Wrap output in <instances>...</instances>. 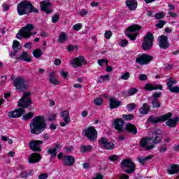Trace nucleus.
I'll return each instance as SVG.
<instances>
[{
  "mask_svg": "<svg viewBox=\"0 0 179 179\" xmlns=\"http://www.w3.org/2000/svg\"><path fill=\"white\" fill-rule=\"evenodd\" d=\"M169 15L171 17H178L177 13H173V12H169Z\"/></svg>",
  "mask_w": 179,
  "mask_h": 179,
  "instance_id": "774afa93",
  "label": "nucleus"
},
{
  "mask_svg": "<svg viewBox=\"0 0 179 179\" xmlns=\"http://www.w3.org/2000/svg\"><path fill=\"white\" fill-rule=\"evenodd\" d=\"M47 178H48V175L47 173H42L38 176V179H47Z\"/></svg>",
  "mask_w": 179,
  "mask_h": 179,
  "instance_id": "052dcab7",
  "label": "nucleus"
},
{
  "mask_svg": "<svg viewBox=\"0 0 179 179\" xmlns=\"http://www.w3.org/2000/svg\"><path fill=\"white\" fill-rule=\"evenodd\" d=\"M17 59L25 61V62H31V56L27 52H23Z\"/></svg>",
  "mask_w": 179,
  "mask_h": 179,
  "instance_id": "bb28decb",
  "label": "nucleus"
},
{
  "mask_svg": "<svg viewBox=\"0 0 179 179\" xmlns=\"http://www.w3.org/2000/svg\"><path fill=\"white\" fill-rule=\"evenodd\" d=\"M152 59H153V57L148 55L143 54L136 58V62H137V64H140V65H146L147 64H149Z\"/></svg>",
  "mask_w": 179,
  "mask_h": 179,
  "instance_id": "dca6fc26",
  "label": "nucleus"
},
{
  "mask_svg": "<svg viewBox=\"0 0 179 179\" xmlns=\"http://www.w3.org/2000/svg\"><path fill=\"white\" fill-rule=\"evenodd\" d=\"M41 160V155L37 153H32L28 157V162L29 164H34V163H38Z\"/></svg>",
  "mask_w": 179,
  "mask_h": 179,
  "instance_id": "412c9836",
  "label": "nucleus"
},
{
  "mask_svg": "<svg viewBox=\"0 0 179 179\" xmlns=\"http://www.w3.org/2000/svg\"><path fill=\"white\" fill-rule=\"evenodd\" d=\"M158 150L159 153L163 154L166 152H167V144H162L158 148Z\"/></svg>",
  "mask_w": 179,
  "mask_h": 179,
  "instance_id": "4c0bfd02",
  "label": "nucleus"
},
{
  "mask_svg": "<svg viewBox=\"0 0 179 179\" xmlns=\"http://www.w3.org/2000/svg\"><path fill=\"white\" fill-rule=\"evenodd\" d=\"M173 117V113H168L160 117H154L150 115L148 119V122H152V124H159V122H166V124L169 127V128H176L177 124H178V117H176L173 119H170Z\"/></svg>",
  "mask_w": 179,
  "mask_h": 179,
  "instance_id": "20e7f679",
  "label": "nucleus"
},
{
  "mask_svg": "<svg viewBox=\"0 0 179 179\" xmlns=\"http://www.w3.org/2000/svg\"><path fill=\"white\" fill-rule=\"evenodd\" d=\"M138 92V89L136 88H131L129 90V96H134V94H136Z\"/></svg>",
  "mask_w": 179,
  "mask_h": 179,
  "instance_id": "8fccbe9b",
  "label": "nucleus"
},
{
  "mask_svg": "<svg viewBox=\"0 0 179 179\" xmlns=\"http://www.w3.org/2000/svg\"><path fill=\"white\" fill-rule=\"evenodd\" d=\"M83 132L84 135H85L90 141H93L97 139V131L94 127H90L87 129H85Z\"/></svg>",
  "mask_w": 179,
  "mask_h": 179,
  "instance_id": "9d476101",
  "label": "nucleus"
},
{
  "mask_svg": "<svg viewBox=\"0 0 179 179\" xmlns=\"http://www.w3.org/2000/svg\"><path fill=\"white\" fill-rule=\"evenodd\" d=\"M108 64V61H107V59H101L98 60V64L99 65V66H103L104 65H106V66H107V64Z\"/></svg>",
  "mask_w": 179,
  "mask_h": 179,
  "instance_id": "c03bdc74",
  "label": "nucleus"
},
{
  "mask_svg": "<svg viewBox=\"0 0 179 179\" xmlns=\"http://www.w3.org/2000/svg\"><path fill=\"white\" fill-rule=\"evenodd\" d=\"M124 125H125V122H124V120L122 118H117L115 119L113 123L112 124V127L115 128L119 134H121L125 131V127H124Z\"/></svg>",
  "mask_w": 179,
  "mask_h": 179,
  "instance_id": "ddd939ff",
  "label": "nucleus"
},
{
  "mask_svg": "<svg viewBox=\"0 0 179 179\" xmlns=\"http://www.w3.org/2000/svg\"><path fill=\"white\" fill-rule=\"evenodd\" d=\"M124 131H127V132H130L131 134H133V135H136L138 134V129H136V127L131 123L126 124Z\"/></svg>",
  "mask_w": 179,
  "mask_h": 179,
  "instance_id": "393cba45",
  "label": "nucleus"
},
{
  "mask_svg": "<svg viewBox=\"0 0 179 179\" xmlns=\"http://www.w3.org/2000/svg\"><path fill=\"white\" fill-rule=\"evenodd\" d=\"M55 147L53 148H49L48 150V155H50L52 159H55L57 157V150H59L61 149V145L59 143H55Z\"/></svg>",
  "mask_w": 179,
  "mask_h": 179,
  "instance_id": "4be33fe9",
  "label": "nucleus"
},
{
  "mask_svg": "<svg viewBox=\"0 0 179 179\" xmlns=\"http://www.w3.org/2000/svg\"><path fill=\"white\" fill-rule=\"evenodd\" d=\"M2 6L4 12H8V10H9V6L6 3H3Z\"/></svg>",
  "mask_w": 179,
  "mask_h": 179,
  "instance_id": "e2e57ef3",
  "label": "nucleus"
},
{
  "mask_svg": "<svg viewBox=\"0 0 179 179\" xmlns=\"http://www.w3.org/2000/svg\"><path fill=\"white\" fill-rule=\"evenodd\" d=\"M99 145H101V146H103L108 142V139H107V138L106 137H102L99 139Z\"/></svg>",
  "mask_w": 179,
  "mask_h": 179,
  "instance_id": "37998d69",
  "label": "nucleus"
},
{
  "mask_svg": "<svg viewBox=\"0 0 179 179\" xmlns=\"http://www.w3.org/2000/svg\"><path fill=\"white\" fill-rule=\"evenodd\" d=\"M166 22L164 20H159L158 21V23L156 24V27H158V29H163V26L166 24Z\"/></svg>",
  "mask_w": 179,
  "mask_h": 179,
  "instance_id": "de8ad7c7",
  "label": "nucleus"
},
{
  "mask_svg": "<svg viewBox=\"0 0 179 179\" xmlns=\"http://www.w3.org/2000/svg\"><path fill=\"white\" fill-rule=\"evenodd\" d=\"M168 174L173 176V174H177L179 173V165L178 164H173L170 169L166 170Z\"/></svg>",
  "mask_w": 179,
  "mask_h": 179,
  "instance_id": "c85d7f7f",
  "label": "nucleus"
},
{
  "mask_svg": "<svg viewBox=\"0 0 179 179\" xmlns=\"http://www.w3.org/2000/svg\"><path fill=\"white\" fill-rule=\"evenodd\" d=\"M129 176L127 174H122L120 176V179H129Z\"/></svg>",
  "mask_w": 179,
  "mask_h": 179,
  "instance_id": "69168bd1",
  "label": "nucleus"
},
{
  "mask_svg": "<svg viewBox=\"0 0 179 179\" xmlns=\"http://www.w3.org/2000/svg\"><path fill=\"white\" fill-rule=\"evenodd\" d=\"M30 132L33 135H40L47 129V122L43 115L34 117L29 123Z\"/></svg>",
  "mask_w": 179,
  "mask_h": 179,
  "instance_id": "7ed1b4c3",
  "label": "nucleus"
},
{
  "mask_svg": "<svg viewBox=\"0 0 179 179\" xmlns=\"http://www.w3.org/2000/svg\"><path fill=\"white\" fill-rule=\"evenodd\" d=\"M130 76L131 73H129V72H125L123 75L121 76L120 78L122 79V80H128Z\"/></svg>",
  "mask_w": 179,
  "mask_h": 179,
  "instance_id": "a18cd8bd",
  "label": "nucleus"
},
{
  "mask_svg": "<svg viewBox=\"0 0 179 179\" xmlns=\"http://www.w3.org/2000/svg\"><path fill=\"white\" fill-rule=\"evenodd\" d=\"M94 103L95 106H101V104H103V99L101 98H96L94 101Z\"/></svg>",
  "mask_w": 179,
  "mask_h": 179,
  "instance_id": "09e8293b",
  "label": "nucleus"
},
{
  "mask_svg": "<svg viewBox=\"0 0 179 179\" xmlns=\"http://www.w3.org/2000/svg\"><path fill=\"white\" fill-rule=\"evenodd\" d=\"M75 48L78 49V46L70 45L68 46L67 50H68V51H73V50H75Z\"/></svg>",
  "mask_w": 179,
  "mask_h": 179,
  "instance_id": "680f3d73",
  "label": "nucleus"
},
{
  "mask_svg": "<svg viewBox=\"0 0 179 179\" xmlns=\"http://www.w3.org/2000/svg\"><path fill=\"white\" fill-rule=\"evenodd\" d=\"M153 47V34L148 32L144 37L142 48L144 51H148Z\"/></svg>",
  "mask_w": 179,
  "mask_h": 179,
  "instance_id": "1a4fd4ad",
  "label": "nucleus"
},
{
  "mask_svg": "<svg viewBox=\"0 0 179 179\" xmlns=\"http://www.w3.org/2000/svg\"><path fill=\"white\" fill-rule=\"evenodd\" d=\"M41 145H43V141L35 140L29 143V148L33 152H41Z\"/></svg>",
  "mask_w": 179,
  "mask_h": 179,
  "instance_id": "f3484780",
  "label": "nucleus"
},
{
  "mask_svg": "<svg viewBox=\"0 0 179 179\" xmlns=\"http://www.w3.org/2000/svg\"><path fill=\"white\" fill-rule=\"evenodd\" d=\"M126 108H127V111L131 113V111H134V110L136 108V105L134 103H131L126 106Z\"/></svg>",
  "mask_w": 179,
  "mask_h": 179,
  "instance_id": "ea45409f",
  "label": "nucleus"
},
{
  "mask_svg": "<svg viewBox=\"0 0 179 179\" xmlns=\"http://www.w3.org/2000/svg\"><path fill=\"white\" fill-rule=\"evenodd\" d=\"M86 59L83 56H79L72 59L71 64L73 68H80L83 65H86Z\"/></svg>",
  "mask_w": 179,
  "mask_h": 179,
  "instance_id": "2eb2a0df",
  "label": "nucleus"
},
{
  "mask_svg": "<svg viewBox=\"0 0 179 179\" xmlns=\"http://www.w3.org/2000/svg\"><path fill=\"white\" fill-rule=\"evenodd\" d=\"M55 72H52L49 74V82H50V83H52V85H58V80H57L55 78Z\"/></svg>",
  "mask_w": 179,
  "mask_h": 179,
  "instance_id": "2f4dec72",
  "label": "nucleus"
},
{
  "mask_svg": "<svg viewBox=\"0 0 179 179\" xmlns=\"http://www.w3.org/2000/svg\"><path fill=\"white\" fill-rule=\"evenodd\" d=\"M58 20H59V15L55 14L52 17V23H57V22H58Z\"/></svg>",
  "mask_w": 179,
  "mask_h": 179,
  "instance_id": "3c124183",
  "label": "nucleus"
},
{
  "mask_svg": "<svg viewBox=\"0 0 179 179\" xmlns=\"http://www.w3.org/2000/svg\"><path fill=\"white\" fill-rule=\"evenodd\" d=\"M152 108H160V102L159 99H153L152 101Z\"/></svg>",
  "mask_w": 179,
  "mask_h": 179,
  "instance_id": "a19ab883",
  "label": "nucleus"
},
{
  "mask_svg": "<svg viewBox=\"0 0 179 179\" xmlns=\"http://www.w3.org/2000/svg\"><path fill=\"white\" fill-rule=\"evenodd\" d=\"M30 97H31V92H24L22 98L18 101L17 103L18 107L21 108L15 109L13 111L8 112V117H10V118H20V117H22V115H23L26 111L24 108L30 107L32 104L31 98Z\"/></svg>",
  "mask_w": 179,
  "mask_h": 179,
  "instance_id": "f257e3e1",
  "label": "nucleus"
},
{
  "mask_svg": "<svg viewBox=\"0 0 179 179\" xmlns=\"http://www.w3.org/2000/svg\"><path fill=\"white\" fill-rule=\"evenodd\" d=\"M162 139V130L157 129L152 132V137H144L140 140V148L147 151L152 150L155 149V145H159Z\"/></svg>",
  "mask_w": 179,
  "mask_h": 179,
  "instance_id": "f03ea898",
  "label": "nucleus"
},
{
  "mask_svg": "<svg viewBox=\"0 0 179 179\" xmlns=\"http://www.w3.org/2000/svg\"><path fill=\"white\" fill-rule=\"evenodd\" d=\"M122 118L124 121H132L134 120V115L133 114H123Z\"/></svg>",
  "mask_w": 179,
  "mask_h": 179,
  "instance_id": "58836bf2",
  "label": "nucleus"
},
{
  "mask_svg": "<svg viewBox=\"0 0 179 179\" xmlns=\"http://www.w3.org/2000/svg\"><path fill=\"white\" fill-rule=\"evenodd\" d=\"M140 30H142V27L138 24H132L129 27L125 34L129 39L135 41L138 37V34H139Z\"/></svg>",
  "mask_w": 179,
  "mask_h": 179,
  "instance_id": "6e6552de",
  "label": "nucleus"
},
{
  "mask_svg": "<svg viewBox=\"0 0 179 179\" xmlns=\"http://www.w3.org/2000/svg\"><path fill=\"white\" fill-rule=\"evenodd\" d=\"M140 114H143V115H146L149 114V111H150V106L148 105V103H144L143 106L139 109Z\"/></svg>",
  "mask_w": 179,
  "mask_h": 179,
  "instance_id": "cd10ccee",
  "label": "nucleus"
},
{
  "mask_svg": "<svg viewBox=\"0 0 179 179\" xmlns=\"http://www.w3.org/2000/svg\"><path fill=\"white\" fill-rule=\"evenodd\" d=\"M111 36H113V32H111V31H106L105 32V38H106L107 40L110 39Z\"/></svg>",
  "mask_w": 179,
  "mask_h": 179,
  "instance_id": "4d7b16f0",
  "label": "nucleus"
},
{
  "mask_svg": "<svg viewBox=\"0 0 179 179\" xmlns=\"http://www.w3.org/2000/svg\"><path fill=\"white\" fill-rule=\"evenodd\" d=\"M32 55H34V58H40L41 55H43V50L40 49H35L32 52Z\"/></svg>",
  "mask_w": 179,
  "mask_h": 179,
  "instance_id": "473e14b6",
  "label": "nucleus"
},
{
  "mask_svg": "<svg viewBox=\"0 0 179 179\" xmlns=\"http://www.w3.org/2000/svg\"><path fill=\"white\" fill-rule=\"evenodd\" d=\"M120 47H127L128 45V41L127 39H123L120 43Z\"/></svg>",
  "mask_w": 179,
  "mask_h": 179,
  "instance_id": "6e6d98bb",
  "label": "nucleus"
},
{
  "mask_svg": "<svg viewBox=\"0 0 179 179\" xmlns=\"http://www.w3.org/2000/svg\"><path fill=\"white\" fill-rule=\"evenodd\" d=\"M34 30V25L33 24H27L26 26L22 27L16 34L17 40H22V38H29L31 36H35L37 32H33Z\"/></svg>",
  "mask_w": 179,
  "mask_h": 179,
  "instance_id": "423d86ee",
  "label": "nucleus"
},
{
  "mask_svg": "<svg viewBox=\"0 0 179 179\" xmlns=\"http://www.w3.org/2000/svg\"><path fill=\"white\" fill-rule=\"evenodd\" d=\"M73 30H76V31H79L80 29H82V24H76L73 25Z\"/></svg>",
  "mask_w": 179,
  "mask_h": 179,
  "instance_id": "13d9d810",
  "label": "nucleus"
},
{
  "mask_svg": "<svg viewBox=\"0 0 179 179\" xmlns=\"http://www.w3.org/2000/svg\"><path fill=\"white\" fill-rule=\"evenodd\" d=\"M13 85L17 90H24L27 89L26 80L23 77H17L13 80Z\"/></svg>",
  "mask_w": 179,
  "mask_h": 179,
  "instance_id": "9b49d317",
  "label": "nucleus"
},
{
  "mask_svg": "<svg viewBox=\"0 0 179 179\" xmlns=\"http://www.w3.org/2000/svg\"><path fill=\"white\" fill-rule=\"evenodd\" d=\"M62 62L61 61V59H56L55 61H54V64L55 65H57V66H59Z\"/></svg>",
  "mask_w": 179,
  "mask_h": 179,
  "instance_id": "338daca9",
  "label": "nucleus"
},
{
  "mask_svg": "<svg viewBox=\"0 0 179 179\" xmlns=\"http://www.w3.org/2000/svg\"><path fill=\"white\" fill-rule=\"evenodd\" d=\"M34 117V113L33 112H29L27 114L22 116V120L24 121H29V120H31Z\"/></svg>",
  "mask_w": 179,
  "mask_h": 179,
  "instance_id": "f704fd0d",
  "label": "nucleus"
},
{
  "mask_svg": "<svg viewBox=\"0 0 179 179\" xmlns=\"http://www.w3.org/2000/svg\"><path fill=\"white\" fill-rule=\"evenodd\" d=\"M120 164V168L127 174H132V173L135 171V169L136 168L135 163L132 162V160L131 159H123L121 162Z\"/></svg>",
  "mask_w": 179,
  "mask_h": 179,
  "instance_id": "0eeeda50",
  "label": "nucleus"
},
{
  "mask_svg": "<svg viewBox=\"0 0 179 179\" xmlns=\"http://www.w3.org/2000/svg\"><path fill=\"white\" fill-rule=\"evenodd\" d=\"M99 78L102 80V82H106V80L108 81L110 80V75L101 76Z\"/></svg>",
  "mask_w": 179,
  "mask_h": 179,
  "instance_id": "864d4df0",
  "label": "nucleus"
},
{
  "mask_svg": "<svg viewBox=\"0 0 179 179\" xmlns=\"http://www.w3.org/2000/svg\"><path fill=\"white\" fill-rule=\"evenodd\" d=\"M60 116L63 118V121L60 122V127H66L68 124L71 122V117H69V110H64L61 112Z\"/></svg>",
  "mask_w": 179,
  "mask_h": 179,
  "instance_id": "a211bd4d",
  "label": "nucleus"
},
{
  "mask_svg": "<svg viewBox=\"0 0 179 179\" xmlns=\"http://www.w3.org/2000/svg\"><path fill=\"white\" fill-rule=\"evenodd\" d=\"M126 5L129 10H135L138 8V1L136 0H126Z\"/></svg>",
  "mask_w": 179,
  "mask_h": 179,
  "instance_id": "a878e982",
  "label": "nucleus"
},
{
  "mask_svg": "<svg viewBox=\"0 0 179 179\" xmlns=\"http://www.w3.org/2000/svg\"><path fill=\"white\" fill-rule=\"evenodd\" d=\"M19 47H20V43L18 41L14 40L12 46L13 51H19Z\"/></svg>",
  "mask_w": 179,
  "mask_h": 179,
  "instance_id": "e433bc0d",
  "label": "nucleus"
},
{
  "mask_svg": "<svg viewBox=\"0 0 179 179\" xmlns=\"http://www.w3.org/2000/svg\"><path fill=\"white\" fill-rule=\"evenodd\" d=\"M152 157H153L152 156H148L147 157H140L138 158V161L139 162V163H141V164H142L143 166H145V162H148V160H150V159H152Z\"/></svg>",
  "mask_w": 179,
  "mask_h": 179,
  "instance_id": "c9c22d12",
  "label": "nucleus"
},
{
  "mask_svg": "<svg viewBox=\"0 0 179 179\" xmlns=\"http://www.w3.org/2000/svg\"><path fill=\"white\" fill-rule=\"evenodd\" d=\"M162 96V92H155L153 95H152V99L154 100H157V99H159V97Z\"/></svg>",
  "mask_w": 179,
  "mask_h": 179,
  "instance_id": "5fc2aeb1",
  "label": "nucleus"
},
{
  "mask_svg": "<svg viewBox=\"0 0 179 179\" xmlns=\"http://www.w3.org/2000/svg\"><path fill=\"white\" fill-rule=\"evenodd\" d=\"M122 102L117 99V98L111 97L109 99V108L114 110V108H118L120 106H122Z\"/></svg>",
  "mask_w": 179,
  "mask_h": 179,
  "instance_id": "aec40b11",
  "label": "nucleus"
},
{
  "mask_svg": "<svg viewBox=\"0 0 179 179\" xmlns=\"http://www.w3.org/2000/svg\"><path fill=\"white\" fill-rule=\"evenodd\" d=\"M66 41V34L65 32H61L59 35L58 41L61 44Z\"/></svg>",
  "mask_w": 179,
  "mask_h": 179,
  "instance_id": "72a5a7b5",
  "label": "nucleus"
},
{
  "mask_svg": "<svg viewBox=\"0 0 179 179\" xmlns=\"http://www.w3.org/2000/svg\"><path fill=\"white\" fill-rule=\"evenodd\" d=\"M168 82L166 83V86L168 87V90L171 93H179V86H174V85H176L177 80H174L173 78H169L167 79Z\"/></svg>",
  "mask_w": 179,
  "mask_h": 179,
  "instance_id": "f8f14e48",
  "label": "nucleus"
},
{
  "mask_svg": "<svg viewBox=\"0 0 179 179\" xmlns=\"http://www.w3.org/2000/svg\"><path fill=\"white\" fill-rule=\"evenodd\" d=\"M159 47L161 50H167L170 47L169 43V37L164 35L159 36L158 37Z\"/></svg>",
  "mask_w": 179,
  "mask_h": 179,
  "instance_id": "4468645a",
  "label": "nucleus"
},
{
  "mask_svg": "<svg viewBox=\"0 0 179 179\" xmlns=\"http://www.w3.org/2000/svg\"><path fill=\"white\" fill-rule=\"evenodd\" d=\"M17 12L20 16L29 13H38V9L34 8L31 1H22L17 6Z\"/></svg>",
  "mask_w": 179,
  "mask_h": 179,
  "instance_id": "39448f33",
  "label": "nucleus"
},
{
  "mask_svg": "<svg viewBox=\"0 0 179 179\" xmlns=\"http://www.w3.org/2000/svg\"><path fill=\"white\" fill-rule=\"evenodd\" d=\"M34 170L30 169L28 171H23L20 173V177L21 178H27L29 177H31L33 176Z\"/></svg>",
  "mask_w": 179,
  "mask_h": 179,
  "instance_id": "c756f323",
  "label": "nucleus"
},
{
  "mask_svg": "<svg viewBox=\"0 0 179 179\" xmlns=\"http://www.w3.org/2000/svg\"><path fill=\"white\" fill-rule=\"evenodd\" d=\"M52 5L50 2L45 1H42L40 3L41 9L48 14L52 13V10L51 9Z\"/></svg>",
  "mask_w": 179,
  "mask_h": 179,
  "instance_id": "6ab92c4d",
  "label": "nucleus"
},
{
  "mask_svg": "<svg viewBox=\"0 0 179 179\" xmlns=\"http://www.w3.org/2000/svg\"><path fill=\"white\" fill-rule=\"evenodd\" d=\"M108 159L110 162H117V160H120V157L117 155H111L108 157Z\"/></svg>",
  "mask_w": 179,
  "mask_h": 179,
  "instance_id": "603ef678",
  "label": "nucleus"
},
{
  "mask_svg": "<svg viewBox=\"0 0 179 179\" xmlns=\"http://www.w3.org/2000/svg\"><path fill=\"white\" fill-rule=\"evenodd\" d=\"M92 149H93V146L89 145H81L80 148V152L81 153H86L87 152H92Z\"/></svg>",
  "mask_w": 179,
  "mask_h": 179,
  "instance_id": "7c9ffc66",
  "label": "nucleus"
},
{
  "mask_svg": "<svg viewBox=\"0 0 179 179\" xmlns=\"http://www.w3.org/2000/svg\"><path fill=\"white\" fill-rule=\"evenodd\" d=\"M164 16H166V15L164 14V12L157 13L155 15V19H157V20L163 19V17H164Z\"/></svg>",
  "mask_w": 179,
  "mask_h": 179,
  "instance_id": "49530a36",
  "label": "nucleus"
},
{
  "mask_svg": "<svg viewBox=\"0 0 179 179\" xmlns=\"http://www.w3.org/2000/svg\"><path fill=\"white\" fill-rule=\"evenodd\" d=\"M138 79L141 81L146 80V79H148V76L145 74H141L138 76Z\"/></svg>",
  "mask_w": 179,
  "mask_h": 179,
  "instance_id": "bf43d9fd",
  "label": "nucleus"
},
{
  "mask_svg": "<svg viewBox=\"0 0 179 179\" xmlns=\"http://www.w3.org/2000/svg\"><path fill=\"white\" fill-rule=\"evenodd\" d=\"M75 163V157L72 155H66L63 157V164L64 166H73Z\"/></svg>",
  "mask_w": 179,
  "mask_h": 179,
  "instance_id": "5701e85b",
  "label": "nucleus"
},
{
  "mask_svg": "<svg viewBox=\"0 0 179 179\" xmlns=\"http://www.w3.org/2000/svg\"><path fill=\"white\" fill-rule=\"evenodd\" d=\"M79 13L80 16H86V15H87V11L85 9H82Z\"/></svg>",
  "mask_w": 179,
  "mask_h": 179,
  "instance_id": "0e129e2a",
  "label": "nucleus"
},
{
  "mask_svg": "<svg viewBox=\"0 0 179 179\" xmlns=\"http://www.w3.org/2000/svg\"><path fill=\"white\" fill-rule=\"evenodd\" d=\"M144 89L145 90H148L149 92H152L153 90H163V85L147 84L144 87Z\"/></svg>",
  "mask_w": 179,
  "mask_h": 179,
  "instance_id": "b1692460",
  "label": "nucleus"
},
{
  "mask_svg": "<svg viewBox=\"0 0 179 179\" xmlns=\"http://www.w3.org/2000/svg\"><path fill=\"white\" fill-rule=\"evenodd\" d=\"M115 145L113 143V142H107L106 145L103 146L105 149H107L108 150H111V149H114Z\"/></svg>",
  "mask_w": 179,
  "mask_h": 179,
  "instance_id": "79ce46f5",
  "label": "nucleus"
}]
</instances>
